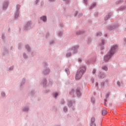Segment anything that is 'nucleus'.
Returning <instances> with one entry per match:
<instances>
[{"label": "nucleus", "instance_id": "f257e3e1", "mask_svg": "<svg viewBox=\"0 0 126 126\" xmlns=\"http://www.w3.org/2000/svg\"><path fill=\"white\" fill-rule=\"evenodd\" d=\"M118 51V45H114L112 46V47L111 48V49L109 51V53L108 54H106L104 57V61L105 63H107V62H109L110 60V59L116 54V53Z\"/></svg>", "mask_w": 126, "mask_h": 126}, {"label": "nucleus", "instance_id": "f03ea898", "mask_svg": "<svg viewBox=\"0 0 126 126\" xmlns=\"http://www.w3.org/2000/svg\"><path fill=\"white\" fill-rule=\"evenodd\" d=\"M85 71H86V67L85 66H81L77 72L75 79L77 80L80 79L83 74L85 73Z\"/></svg>", "mask_w": 126, "mask_h": 126}, {"label": "nucleus", "instance_id": "7ed1b4c3", "mask_svg": "<svg viewBox=\"0 0 126 126\" xmlns=\"http://www.w3.org/2000/svg\"><path fill=\"white\" fill-rule=\"evenodd\" d=\"M74 105H75V100L72 99L68 100L67 106L69 108H71L72 111H74V110H75Z\"/></svg>", "mask_w": 126, "mask_h": 126}, {"label": "nucleus", "instance_id": "20e7f679", "mask_svg": "<svg viewBox=\"0 0 126 126\" xmlns=\"http://www.w3.org/2000/svg\"><path fill=\"white\" fill-rule=\"evenodd\" d=\"M20 7H21L20 4H17L16 5V10L14 13V19H17L19 17V9H20Z\"/></svg>", "mask_w": 126, "mask_h": 126}, {"label": "nucleus", "instance_id": "39448f33", "mask_svg": "<svg viewBox=\"0 0 126 126\" xmlns=\"http://www.w3.org/2000/svg\"><path fill=\"white\" fill-rule=\"evenodd\" d=\"M9 4V0H5L2 3L1 8L2 10L5 11L7 9L8 7V5Z\"/></svg>", "mask_w": 126, "mask_h": 126}, {"label": "nucleus", "instance_id": "423d86ee", "mask_svg": "<svg viewBox=\"0 0 126 126\" xmlns=\"http://www.w3.org/2000/svg\"><path fill=\"white\" fill-rule=\"evenodd\" d=\"M31 28H32L31 21H28L25 24L24 30H25V31H27V30H30Z\"/></svg>", "mask_w": 126, "mask_h": 126}, {"label": "nucleus", "instance_id": "0eeeda50", "mask_svg": "<svg viewBox=\"0 0 126 126\" xmlns=\"http://www.w3.org/2000/svg\"><path fill=\"white\" fill-rule=\"evenodd\" d=\"M79 49V46L76 45L72 47L70 49V51L72 53V54H76L78 49Z\"/></svg>", "mask_w": 126, "mask_h": 126}, {"label": "nucleus", "instance_id": "6e6552de", "mask_svg": "<svg viewBox=\"0 0 126 126\" xmlns=\"http://www.w3.org/2000/svg\"><path fill=\"white\" fill-rule=\"evenodd\" d=\"M119 26V23H117L114 25H111L108 26L107 27V29L110 31H112V30H114V29H116V28H118Z\"/></svg>", "mask_w": 126, "mask_h": 126}, {"label": "nucleus", "instance_id": "1a4fd4ad", "mask_svg": "<svg viewBox=\"0 0 126 126\" xmlns=\"http://www.w3.org/2000/svg\"><path fill=\"white\" fill-rule=\"evenodd\" d=\"M30 108L29 105L24 106L22 109V112L23 113H28V112H29V110H30Z\"/></svg>", "mask_w": 126, "mask_h": 126}, {"label": "nucleus", "instance_id": "9d476101", "mask_svg": "<svg viewBox=\"0 0 126 126\" xmlns=\"http://www.w3.org/2000/svg\"><path fill=\"white\" fill-rule=\"evenodd\" d=\"M76 94L77 97H81L82 96V94H81V92L80 91V88H78L76 90Z\"/></svg>", "mask_w": 126, "mask_h": 126}, {"label": "nucleus", "instance_id": "9b49d317", "mask_svg": "<svg viewBox=\"0 0 126 126\" xmlns=\"http://www.w3.org/2000/svg\"><path fill=\"white\" fill-rule=\"evenodd\" d=\"M98 77L99 78H105V77H106V74H104L103 72L99 71Z\"/></svg>", "mask_w": 126, "mask_h": 126}, {"label": "nucleus", "instance_id": "f8f14e48", "mask_svg": "<svg viewBox=\"0 0 126 126\" xmlns=\"http://www.w3.org/2000/svg\"><path fill=\"white\" fill-rule=\"evenodd\" d=\"M104 45H105V40L102 39L101 42L99 44V46L100 47V50H104Z\"/></svg>", "mask_w": 126, "mask_h": 126}, {"label": "nucleus", "instance_id": "ddd939ff", "mask_svg": "<svg viewBox=\"0 0 126 126\" xmlns=\"http://www.w3.org/2000/svg\"><path fill=\"white\" fill-rule=\"evenodd\" d=\"M90 126H96V124H95V117H94L91 118Z\"/></svg>", "mask_w": 126, "mask_h": 126}, {"label": "nucleus", "instance_id": "4468645a", "mask_svg": "<svg viewBox=\"0 0 126 126\" xmlns=\"http://www.w3.org/2000/svg\"><path fill=\"white\" fill-rule=\"evenodd\" d=\"M3 56H7L8 55V51L7 48H3L2 51Z\"/></svg>", "mask_w": 126, "mask_h": 126}, {"label": "nucleus", "instance_id": "2eb2a0df", "mask_svg": "<svg viewBox=\"0 0 126 126\" xmlns=\"http://www.w3.org/2000/svg\"><path fill=\"white\" fill-rule=\"evenodd\" d=\"M40 20L43 21V22H44L45 23L47 22V16H46V15L41 16L40 17Z\"/></svg>", "mask_w": 126, "mask_h": 126}, {"label": "nucleus", "instance_id": "dca6fc26", "mask_svg": "<svg viewBox=\"0 0 126 126\" xmlns=\"http://www.w3.org/2000/svg\"><path fill=\"white\" fill-rule=\"evenodd\" d=\"M47 79L43 78L41 80V84H42L43 87L45 88L46 87V86L47 85Z\"/></svg>", "mask_w": 126, "mask_h": 126}, {"label": "nucleus", "instance_id": "f3484780", "mask_svg": "<svg viewBox=\"0 0 126 126\" xmlns=\"http://www.w3.org/2000/svg\"><path fill=\"white\" fill-rule=\"evenodd\" d=\"M51 71V70L50 69V68H47L45 69H44V71H42V73L43 74H49V73H50V72Z\"/></svg>", "mask_w": 126, "mask_h": 126}, {"label": "nucleus", "instance_id": "a211bd4d", "mask_svg": "<svg viewBox=\"0 0 126 126\" xmlns=\"http://www.w3.org/2000/svg\"><path fill=\"white\" fill-rule=\"evenodd\" d=\"M29 95L32 98V97H34V95H35V90H32L29 93Z\"/></svg>", "mask_w": 126, "mask_h": 126}, {"label": "nucleus", "instance_id": "6ab92c4d", "mask_svg": "<svg viewBox=\"0 0 126 126\" xmlns=\"http://www.w3.org/2000/svg\"><path fill=\"white\" fill-rule=\"evenodd\" d=\"M0 96L2 99H4V98H6V94H5V92L4 91H1Z\"/></svg>", "mask_w": 126, "mask_h": 126}, {"label": "nucleus", "instance_id": "aec40b11", "mask_svg": "<svg viewBox=\"0 0 126 126\" xmlns=\"http://www.w3.org/2000/svg\"><path fill=\"white\" fill-rule=\"evenodd\" d=\"M112 15H113L112 13H109L108 14L104 17V20H108L109 18H111V16H112Z\"/></svg>", "mask_w": 126, "mask_h": 126}, {"label": "nucleus", "instance_id": "412c9836", "mask_svg": "<svg viewBox=\"0 0 126 126\" xmlns=\"http://www.w3.org/2000/svg\"><path fill=\"white\" fill-rule=\"evenodd\" d=\"M26 81V78H23L21 82V84H20V88H21L22 87H23V85H24V84L25 83V81Z\"/></svg>", "mask_w": 126, "mask_h": 126}, {"label": "nucleus", "instance_id": "4be33fe9", "mask_svg": "<svg viewBox=\"0 0 126 126\" xmlns=\"http://www.w3.org/2000/svg\"><path fill=\"white\" fill-rule=\"evenodd\" d=\"M126 6H121L118 8V10L119 11H124V10H126Z\"/></svg>", "mask_w": 126, "mask_h": 126}, {"label": "nucleus", "instance_id": "5701e85b", "mask_svg": "<svg viewBox=\"0 0 126 126\" xmlns=\"http://www.w3.org/2000/svg\"><path fill=\"white\" fill-rule=\"evenodd\" d=\"M14 69V66L12 65L8 67L7 68V71L10 72V71H12V70H13Z\"/></svg>", "mask_w": 126, "mask_h": 126}, {"label": "nucleus", "instance_id": "b1692460", "mask_svg": "<svg viewBox=\"0 0 126 126\" xmlns=\"http://www.w3.org/2000/svg\"><path fill=\"white\" fill-rule=\"evenodd\" d=\"M84 33V31H79L76 32V35H82Z\"/></svg>", "mask_w": 126, "mask_h": 126}, {"label": "nucleus", "instance_id": "393cba45", "mask_svg": "<svg viewBox=\"0 0 126 126\" xmlns=\"http://www.w3.org/2000/svg\"><path fill=\"white\" fill-rule=\"evenodd\" d=\"M102 69L105 71H108V66L106 65H103L102 66Z\"/></svg>", "mask_w": 126, "mask_h": 126}, {"label": "nucleus", "instance_id": "a878e982", "mask_svg": "<svg viewBox=\"0 0 126 126\" xmlns=\"http://www.w3.org/2000/svg\"><path fill=\"white\" fill-rule=\"evenodd\" d=\"M25 48L28 51V52H30L31 51V47H30V46L28 44L26 45Z\"/></svg>", "mask_w": 126, "mask_h": 126}, {"label": "nucleus", "instance_id": "bb28decb", "mask_svg": "<svg viewBox=\"0 0 126 126\" xmlns=\"http://www.w3.org/2000/svg\"><path fill=\"white\" fill-rule=\"evenodd\" d=\"M71 51H70V50H69V51L68 52L66 53V57L67 58H68L69 57H70L71 56Z\"/></svg>", "mask_w": 126, "mask_h": 126}, {"label": "nucleus", "instance_id": "cd10ccee", "mask_svg": "<svg viewBox=\"0 0 126 126\" xmlns=\"http://www.w3.org/2000/svg\"><path fill=\"white\" fill-rule=\"evenodd\" d=\"M53 96L54 98H55V99H57V98H58V96H59V93L56 92L55 93H53Z\"/></svg>", "mask_w": 126, "mask_h": 126}, {"label": "nucleus", "instance_id": "c85d7f7f", "mask_svg": "<svg viewBox=\"0 0 126 126\" xmlns=\"http://www.w3.org/2000/svg\"><path fill=\"white\" fill-rule=\"evenodd\" d=\"M23 57L24 60H27V59H28V55H27V54H26L25 52L23 53Z\"/></svg>", "mask_w": 126, "mask_h": 126}, {"label": "nucleus", "instance_id": "c756f323", "mask_svg": "<svg viewBox=\"0 0 126 126\" xmlns=\"http://www.w3.org/2000/svg\"><path fill=\"white\" fill-rule=\"evenodd\" d=\"M124 2V0H117L116 2V4H121Z\"/></svg>", "mask_w": 126, "mask_h": 126}, {"label": "nucleus", "instance_id": "7c9ffc66", "mask_svg": "<svg viewBox=\"0 0 126 126\" xmlns=\"http://www.w3.org/2000/svg\"><path fill=\"white\" fill-rule=\"evenodd\" d=\"M65 72H66L67 75H69V74H70V71L68 68L65 69Z\"/></svg>", "mask_w": 126, "mask_h": 126}, {"label": "nucleus", "instance_id": "2f4dec72", "mask_svg": "<svg viewBox=\"0 0 126 126\" xmlns=\"http://www.w3.org/2000/svg\"><path fill=\"white\" fill-rule=\"evenodd\" d=\"M22 43H19L18 44V50H21L22 49Z\"/></svg>", "mask_w": 126, "mask_h": 126}, {"label": "nucleus", "instance_id": "473e14b6", "mask_svg": "<svg viewBox=\"0 0 126 126\" xmlns=\"http://www.w3.org/2000/svg\"><path fill=\"white\" fill-rule=\"evenodd\" d=\"M95 6H96V3H95L93 4L90 7V9H92L94 8V7H95Z\"/></svg>", "mask_w": 126, "mask_h": 126}, {"label": "nucleus", "instance_id": "72a5a7b5", "mask_svg": "<svg viewBox=\"0 0 126 126\" xmlns=\"http://www.w3.org/2000/svg\"><path fill=\"white\" fill-rule=\"evenodd\" d=\"M102 115L103 116H105V115H107V111H106L105 110H102Z\"/></svg>", "mask_w": 126, "mask_h": 126}, {"label": "nucleus", "instance_id": "f704fd0d", "mask_svg": "<svg viewBox=\"0 0 126 126\" xmlns=\"http://www.w3.org/2000/svg\"><path fill=\"white\" fill-rule=\"evenodd\" d=\"M67 106H64L63 108V112H64L65 113H66V112H67Z\"/></svg>", "mask_w": 126, "mask_h": 126}, {"label": "nucleus", "instance_id": "c9c22d12", "mask_svg": "<svg viewBox=\"0 0 126 126\" xmlns=\"http://www.w3.org/2000/svg\"><path fill=\"white\" fill-rule=\"evenodd\" d=\"M96 36H97V37H100V36H102V32H97L96 34Z\"/></svg>", "mask_w": 126, "mask_h": 126}, {"label": "nucleus", "instance_id": "e433bc0d", "mask_svg": "<svg viewBox=\"0 0 126 126\" xmlns=\"http://www.w3.org/2000/svg\"><path fill=\"white\" fill-rule=\"evenodd\" d=\"M95 98L94 97H92L91 98V102L93 103V104H95Z\"/></svg>", "mask_w": 126, "mask_h": 126}, {"label": "nucleus", "instance_id": "4c0bfd02", "mask_svg": "<svg viewBox=\"0 0 126 126\" xmlns=\"http://www.w3.org/2000/svg\"><path fill=\"white\" fill-rule=\"evenodd\" d=\"M61 103L62 105H65V101H64V99H62L61 100Z\"/></svg>", "mask_w": 126, "mask_h": 126}, {"label": "nucleus", "instance_id": "58836bf2", "mask_svg": "<svg viewBox=\"0 0 126 126\" xmlns=\"http://www.w3.org/2000/svg\"><path fill=\"white\" fill-rule=\"evenodd\" d=\"M109 97H110V93L109 92H107L106 94V95L105 96V98L106 99H108V98H109Z\"/></svg>", "mask_w": 126, "mask_h": 126}, {"label": "nucleus", "instance_id": "ea45409f", "mask_svg": "<svg viewBox=\"0 0 126 126\" xmlns=\"http://www.w3.org/2000/svg\"><path fill=\"white\" fill-rule=\"evenodd\" d=\"M92 73L94 75H96V69H93Z\"/></svg>", "mask_w": 126, "mask_h": 126}, {"label": "nucleus", "instance_id": "a19ab883", "mask_svg": "<svg viewBox=\"0 0 126 126\" xmlns=\"http://www.w3.org/2000/svg\"><path fill=\"white\" fill-rule=\"evenodd\" d=\"M74 93V90L73 89H72L69 93L70 95H73Z\"/></svg>", "mask_w": 126, "mask_h": 126}, {"label": "nucleus", "instance_id": "79ce46f5", "mask_svg": "<svg viewBox=\"0 0 126 126\" xmlns=\"http://www.w3.org/2000/svg\"><path fill=\"white\" fill-rule=\"evenodd\" d=\"M52 85H53V81H50L48 84V86L50 87V86H52Z\"/></svg>", "mask_w": 126, "mask_h": 126}, {"label": "nucleus", "instance_id": "37998d69", "mask_svg": "<svg viewBox=\"0 0 126 126\" xmlns=\"http://www.w3.org/2000/svg\"><path fill=\"white\" fill-rule=\"evenodd\" d=\"M1 39L3 41H4V39H5V36H4V33H2L1 35Z\"/></svg>", "mask_w": 126, "mask_h": 126}, {"label": "nucleus", "instance_id": "c03bdc74", "mask_svg": "<svg viewBox=\"0 0 126 126\" xmlns=\"http://www.w3.org/2000/svg\"><path fill=\"white\" fill-rule=\"evenodd\" d=\"M87 43L88 44H90L91 43V38L89 37L88 38Z\"/></svg>", "mask_w": 126, "mask_h": 126}, {"label": "nucleus", "instance_id": "a18cd8bd", "mask_svg": "<svg viewBox=\"0 0 126 126\" xmlns=\"http://www.w3.org/2000/svg\"><path fill=\"white\" fill-rule=\"evenodd\" d=\"M105 84H105V82H101V83H100V85H101V86L102 88L104 87V86H105Z\"/></svg>", "mask_w": 126, "mask_h": 126}, {"label": "nucleus", "instance_id": "49530a36", "mask_svg": "<svg viewBox=\"0 0 126 126\" xmlns=\"http://www.w3.org/2000/svg\"><path fill=\"white\" fill-rule=\"evenodd\" d=\"M49 36H50V33L49 32H46L45 35L46 38H49Z\"/></svg>", "mask_w": 126, "mask_h": 126}, {"label": "nucleus", "instance_id": "de8ad7c7", "mask_svg": "<svg viewBox=\"0 0 126 126\" xmlns=\"http://www.w3.org/2000/svg\"><path fill=\"white\" fill-rule=\"evenodd\" d=\"M63 1H65L66 4H68L69 3V0H63Z\"/></svg>", "mask_w": 126, "mask_h": 126}, {"label": "nucleus", "instance_id": "09e8293b", "mask_svg": "<svg viewBox=\"0 0 126 126\" xmlns=\"http://www.w3.org/2000/svg\"><path fill=\"white\" fill-rule=\"evenodd\" d=\"M78 63H81V62H82V58H78Z\"/></svg>", "mask_w": 126, "mask_h": 126}, {"label": "nucleus", "instance_id": "8fccbe9b", "mask_svg": "<svg viewBox=\"0 0 126 126\" xmlns=\"http://www.w3.org/2000/svg\"><path fill=\"white\" fill-rule=\"evenodd\" d=\"M94 16H95V17H98V12H95L94 13Z\"/></svg>", "mask_w": 126, "mask_h": 126}, {"label": "nucleus", "instance_id": "3c124183", "mask_svg": "<svg viewBox=\"0 0 126 126\" xmlns=\"http://www.w3.org/2000/svg\"><path fill=\"white\" fill-rule=\"evenodd\" d=\"M58 35L60 37L62 36V35H63V32H59Z\"/></svg>", "mask_w": 126, "mask_h": 126}, {"label": "nucleus", "instance_id": "603ef678", "mask_svg": "<svg viewBox=\"0 0 126 126\" xmlns=\"http://www.w3.org/2000/svg\"><path fill=\"white\" fill-rule=\"evenodd\" d=\"M43 65L44 66H48V63H47V62H44Z\"/></svg>", "mask_w": 126, "mask_h": 126}, {"label": "nucleus", "instance_id": "864d4df0", "mask_svg": "<svg viewBox=\"0 0 126 126\" xmlns=\"http://www.w3.org/2000/svg\"><path fill=\"white\" fill-rule=\"evenodd\" d=\"M117 85L119 87H121V82L120 81H117Z\"/></svg>", "mask_w": 126, "mask_h": 126}, {"label": "nucleus", "instance_id": "5fc2aeb1", "mask_svg": "<svg viewBox=\"0 0 126 126\" xmlns=\"http://www.w3.org/2000/svg\"><path fill=\"white\" fill-rule=\"evenodd\" d=\"M54 43H55V40H51L50 45H53V44H54Z\"/></svg>", "mask_w": 126, "mask_h": 126}, {"label": "nucleus", "instance_id": "6e6d98bb", "mask_svg": "<svg viewBox=\"0 0 126 126\" xmlns=\"http://www.w3.org/2000/svg\"><path fill=\"white\" fill-rule=\"evenodd\" d=\"M50 90L49 89L45 90H44V93H49Z\"/></svg>", "mask_w": 126, "mask_h": 126}, {"label": "nucleus", "instance_id": "4d7b16f0", "mask_svg": "<svg viewBox=\"0 0 126 126\" xmlns=\"http://www.w3.org/2000/svg\"><path fill=\"white\" fill-rule=\"evenodd\" d=\"M104 83H105V84H108V83H109V80L108 79H106Z\"/></svg>", "mask_w": 126, "mask_h": 126}, {"label": "nucleus", "instance_id": "13d9d810", "mask_svg": "<svg viewBox=\"0 0 126 126\" xmlns=\"http://www.w3.org/2000/svg\"><path fill=\"white\" fill-rule=\"evenodd\" d=\"M78 14V11H75V12L74 14V16H76V15H77Z\"/></svg>", "mask_w": 126, "mask_h": 126}, {"label": "nucleus", "instance_id": "bf43d9fd", "mask_svg": "<svg viewBox=\"0 0 126 126\" xmlns=\"http://www.w3.org/2000/svg\"><path fill=\"white\" fill-rule=\"evenodd\" d=\"M40 1V0H35V4H38V3Z\"/></svg>", "mask_w": 126, "mask_h": 126}, {"label": "nucleus", "instance_id": "052dcab7", "mask_svg": "<svg viewBox=\"0 0 126 126\" xmlns=\"http://www.w3.org/2000/svg\"><path fill=\"white\" fill-rule=\"evenodd\" d=\"M88 0H84V3H85V4H86V5H87V3H88L87 1H88Z\"/></svg>", "mask_w": 126, "mask_h": 126}, {"label": "nucleus", "instance_id": "680f3d73", "mask_svg": "<svg viewBox=\"0 0 126 126\" xmlns=\"http://www.w3.org/2000/svg\"><path fill=\"white\" fill-rule=\"evenodd\" d=\"M98 83L96 82L95 84V87H96L97 88H98Z\"/></svg>", "mask_w": 126, "mask_h": 126}, {"label": "nucleus", "instance_id": "e2e57ef3", "mask_svg": "<svg viewBox=\"0 0 126 126\" xmlns=\"http://www.w3.org/2000/svg\"><path fill=\"white\" fill-rule=\"evenodd\" d=\"M124 44H126V38H125L124 39Z\"/></svg>", "mask_w": 126, "mask_h": 126}, {"label": "nucleus", "instance_id": "0e129e2a", "mask_svg": "<svg viewBox=\"0 0 126 126\" xmlns=\"http://www.w3.org/2000/svg\"><path fill=\"white\" fill-rule=\"evenodd\" d=\"M91 81H92V83H94V78H92L91 79Z\"/></svg>", "mask_w": 126, "mask_h": 126}, {"label": "nucleus", "instance_id": "69168bd1", "mask_svg": "<svg viewBox=\"0 0 126 126\" xmlns=\"http://www.w3.org/2000/svg\"><path fill=\"white\" fill-rule=\"evenodd\" d=\"M48 1H50V2H53V1H55V0H48Z\"/></svg>", "mask_w": 126, "mask_h": 126}, {"label": "nucleus", "instance_id": "338daca9", "mask_svg": "<svg viewBox=\"0 0 126 126\" xmlns=\"http://www.w3.org/2000/svg\"><path fill=\"white\" fill-rule=\"evenodd\" d=\"M83 14L82 13H80L78 15L79 17H81V16H82Z\"/></svg>", "mask_w": 126, "mask_h": 126}, {"label": "nucleus", "instance_id": "774afa93", "mask_svg": "<svg viewBox=\"0 0 126 126\" xmlns=\"http://www.w3.org/2000/svg\"><path fill=\"white\" fill-rule=\"evenodd\" d=\"M60 28H63V24H61L60 25Z\"/></svg>", "mask_w": 126, "mask_h": 126}]
</instances>
